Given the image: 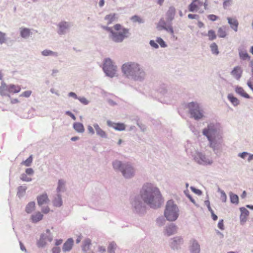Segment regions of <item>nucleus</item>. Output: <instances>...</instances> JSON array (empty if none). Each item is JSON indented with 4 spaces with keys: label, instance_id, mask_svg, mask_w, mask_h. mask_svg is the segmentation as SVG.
Wrapping results in <instances>:
<instances>
[{
    "label": "nucleus",
    "instance_id": "f257e3e1",
    "mask_svg": "<svg viewBox=\"0 0 253 253\" xmlns=\"http://www.w3.org/2000/svg\"><path fill=\"white\" fill-rule=\"evenodd\" d=\"M141 197L144 202L150 207L156 208L160 207L161 203V195L159 189L151 184L143 186L141 191Z\"/></svg>",
    "mask_w": 253,
    "mask_h": 253
},
{
    "label": "nucleus",
    "instance_id": "f03ea898",
    "mask_svg": "<svg viewBox=\"0 0 253 253\" xmlns=\"http://www.w3.org/2000/svg\"><path fill=\"white\" fill-rule=\"evenodd\" d=\"M103 29L110 33V38L116 42H121L128 37L129 30L123 28L120 24H117L113 26V29L109 27H103Z\"/></svg>",
    "mask_w": 253,
    "mask_h": 253
},
{
    "label": "nucleus",
    "instance_id": "7ed1b4c3",
    "mask_svg": "<svg viewBox=\"0 0 253 253\" xmlns=\"http://www.w3.org/2000/svg\"><path fill=\"white\" fill-rule=\"evenodd\" d=\"M123 72L127 77H132L134 79L143 77L145 72L137 63L128 62L124 64L122 68Z\"/></svg>",
    "mask_w": 253,
    "mask_h": 253
},
{
    "label": "nucleus",
    "instance_id": "20e7f679",
    "mask_svg": "<svg viewBox=\"0 0 253 253\" xmlns=\"http://www.w3.org/2000/svg\"><path fill=\"white\" fill-rule=\"evenodd\" d=\"M219 128V124H210L208 125L207 128H205L203 133L204 135L206 136L210 141V146L212 148H215L216 144V137L219 139L221 137H219L217 134V131Z\"/></svg>",
    "mask_w": 253,
    "mask_h": 253
},
{
    "label": "nucleus",
    "instance_id": "39448f33",
    "mask_svg": "<svg viewBox=\"0 0 253 253\" xmlns=\"http://www.w3.org/2000/svg\"><path fill=\"white\" fill-rule=\"evenodd\" d=\"M164 215L169 221H175L179 215V209L172 200L167 202L164 212Z\"/></svg>",
    "mask_w": 253,
    "mask_h": 253
},
{
    "label": "nucleus",
    "instance_id": "423d86ee",
    "mask_svg": "<svg viewBox=\"0 0 253 253\" xmlns=\"http://www.w3.org/2000/svg\"><path fill=\"white\" fill-rule=\"evenodd\" d=\"M113 166L115 169H120L126 178H130L134 175V169L129 164L123 165L121 162L116 161L113 163Z\"/></svg>",
    "mask_w": 253,
    "mask_h": 253
},
{
    "label": "nucleus",
    "instance_id": "0eeeda50",
    "mask_svg": "<svg viewBox=\"0 0 253 253\" xmlns=\"http://www.w3.org/2000/svg\"><path fill=\"white\" fill-rule=\"evenodd\" d=\"M190 113L192 117L196 120L201 119L203 117L202 111L200 110L199 105L195 102H191L188 104Z\"/></svg>",
    "mask_w": 253,
    "mask_h": 253
},
{
    "label": "nucleus",
    "instance_id": "6e6552de",
    "mask_svg": "<svg viewBox=\"0 0 253 253\" xmlns=\"http://www.w3.org/2000/svg\"><path fill=\"white\" fill-rule=\"evenodd\" d=\"M202 6H204L205 9H208V0H205L204 1L201 0H192V2L188 6V9L191 12L197 11Z\"/></svg>",
    "mask_w": 253,
    "mask_h": 253
},
{
    "label": "nucleus",
    "instance_id": "1a4fd4ad",
    "mask_svg": "<svg viewBox=\"0 0 253 253\" xmlns=\"http://www.w3.org/2000/svg\"><path fill=\"white\" fill-rule=\"evenodd\" d=\"M103 70L108 76L113 77L116 74V67L113 64L111 59H106L104 63Z\"/></svg>",
    "mask_w": 253,
    "mask_h": 253
},
{
    "label": "nucleus",
    "instance_id": "9d476101",
    "mask_svg": "<svg viewBox=\"0 0 253 253\" xmlns=\"http://www.w3.org/2000/svg\"><path fill=\"white\" fill-rule=\"evenodd\" d=\"M227 19L231 29L235 32H237L239 26V22L238 20L235 18L232 17H228Z\"/></svg>",
    "mask_w": 253,
    "mask_h": 253
},
{
    "label": "nucleus",
    "instance_id": "9b49d317",
    "mask_svg": "<svg viewBox=\"0 0 253 253\" xmlns=\"http://www.w3.org/2000/svg\"><path fill=\"white\" fill-rule=\"evenodd\" d=\"M243 73L242 69L239 66L234 68L231 72V74L237 80H239L242 76Z\"/></svg>",
    "mask_w": 253,
    "mask_h": 253
},
{
    "label": "nucleus",
    "instance_id": "f8f14e48",
    "mask_svg": "<svg viewBox=\"0 0 253 253\" xmlns=\"http://www.w3.org/2000/svg\"><path fill=\"white\" fill-rule=\"evenodd\" d=\"M49 199L46 193L42 194L37 197L38 204L40 206L47 203Z\"/></svg>",
    "mask_w": 253,
    "mask_h": 253
},
{
    "label": "nucleus",
    "instance_id": "ddd939ff",
    "mask_svg": "<svg viewBox=\"0 0 253 253\" xmlns=\"http://www.w3.org/2000/svg\"><path fill=\"white\" fill-rule=\"evenodd\" d=\"M74 241L73 239H68L63 246V251L65 252L70 251L73 246Z\"/></svg>",
    "mask_w": 253,
    "mask_h": 253
},
{
    "label": "nucleus",
    "instance_id": "4468645a",
    "mask_svg": "<svg viewBox=\"0 0 253 253\" xmlns=\"http://www.w3.org/2000/svg\"><path fill=\"white\" fill-rule=\"evenodd\" d=\"M235 91L237 94L244 98H250V96L246 92L244 89L241 86H236L235 87Z\"/></svg>",
    "mask_w": 253,
    "mask_h": 253
},
{
    "label": "nucleus",
    "instance_id": "2eb2a0df",
    "mask_svg": "<svg viewBox=\"0 0 253 253\" xmlns=\"http://www.w3.org/2000/svg\"><path fill=\"white\" fill-rule=\"evenodd\" d=\"M108 125L110 126H112L114 129L117 130H124L126 128V126L123 123H116L111 125V123L110 121H108Z\"/></svg>",
    "mask_w": 253,
    "mask_h": 253
},
{
    "label": "nucleus",
    "instance_id": "dca6fc26",
    "mask_svg": "<svg viewBox=\"0 0 253 253\" xmlns=\"http://www.w3.org/2000/svg\"><path fill=\"white\" fill-rule=\"evenodd\" d=\"M177 227L174 224H170L166 228V234L168 236H170L176 232Z\"/></svg>",
    "mask_w": 253,
    "mask_h": 253
},
{
    "label": "nucleus",
    "instance_id": "f3484780",
    "mask_svg": "<svg viewBox=\"0 0 253 253\" xmlns=\"http://www.w3.org/2000/svg\"><path fill=\"white\" fill-rule=\"evenodd\" d=\"M240 219L241 221L245 222L246 220L247 216L249 215V211L245 208H241Z\"/></svg>",
    "mask_w": 253,
    "mask_h": 253
},
{
    "label": "nucleus",
    "instance_id": "a211bd4d",
    "mask_svg": "<svg viewBox=\"0 0 253 253\" xmlns=\"http://www.w3.org/2000/svg\"><path fill=\"white\" fill-rule=\"evenodd\" d=\"M91 244V240L89 239H85L83 243L82 246V250L84 252H86L90 249Z\"/></svg>",
    "mask_w": 253,
    "mask_h": 253
},
{
    "label": "nucleus",
    "instance_id": "6ab92c4d",
    "mask_svg": "<svg viewBox=\"0 0 253 253\" xmlns=\"http://www.w3.org/2000/svg\"><path fill=\"white\" fill-rule=\"evenodd\" d=\"M43 215L40 212H37L31 216L33 222L36 223L42 219Z\"/></svg>",
    "mask_w": 253,
    "mask_h": 253
},
{
    "label": "nucleus",
    "instance_id": "aec40b11",
    "mask_svg": "<svg viewBox=\"0 0 253 253\" xmlns=\"http://www.w3.org/2000/svg\"><path fill=\"white\" fill-rule=\"evenodd\" d=\"M227 98L234 106H236L239 104L240 102L239 99L237 97L234 96L232 94H229Z\"/></svg>",
    "mask_w": 253,
    "mask_h": 253
},
{
    "label": "nucleus",
    "instance_id": "412c9836",
    "mask_svg": "<svg viewBox=\"0 0 253 253\" xmlns=\"http://www.w3.org/2000/svg\"><path fill=\"white\" fill-rule=\"evenodd\" d=\"M116 19V14L115 13L107 15L105 17V19L107 21L108 25H109L114 22Z\"/></svg>",
    "mask_w": 253,
    "mask_h": 253
},
{
    "label": "nucleus",
    "instance_id": "4be33fe9",
    "mask_svg": "<svg viewBox=\"0 0 253 253\" xmlns=\"http://www.w3.org/2000/svg\"><path fill=\"white\" fill-rule=\"evenodd\" d=\"M8 92L11 93H18L21 90L20 86L14 84H9L8 86Z\"/></svg>",
    "mask_w": 253,
    "mask_h": 253
},
{
    "label": "nucleus",
    "instance_id": "5701e85b",
    "mask_svg": "<svg viewBox=\"0 0 253 253\" xmlns=\"http://www.w3.org/2000/svg\"><path fill=\"white\" fill-rule=\"evenodd\" d=\"M94 128L96 130V133L102 137H106V132L103 130L97 124H94L93 125Z\"/></svg>",
    "mask_w": 253,
    "mask_h": 253
},
{
    "label": "nucleus",
    "instance_id": "b1692460",
    "mask_svg": "<svg viewBox=\"0 0 253 253\" xmlns=\"http://www.w3.org/2000/svg\"><path fill=\"white\" fill-rule=\"evenodd\" d=\"M217 34L219 37L224 38L227 36L226 28L223 26L218 28L217 31Z\"/></svg>",
    "mask_w": 253,
    "mask_h": 253
},
{
    "label": "nucleus",
    "instance_id": "393cba45",
    "mask_svg": "<svg viewBox=\"0 0 253 253\" xmlns=\"http://www.w3.org/2000/svg\"><path fill=\"white\" fill-rule=\"evenodd\" d=\"M175 13V9L173 7H170L167 13L168 19L171 20Z\"/></svg>",
    "mask_w": 253,
    "mask_h": 253
},
{
    "label": "nucleus",
    "instance_id": "a878e982",
    "mask_svg": "<svg viewBox=\"0 0 253 253\" xmlns=\"http://www.w3.org/2000/svg\"><path fill=\"white\" fill-rule=\"evenodd\" d=\"M74 128L78 132H83L84 130V126L80 123H75L73 125Z\"/></svg>",
    "mask_w": 253,
    "mask_h": 253
},
{
    "label": "nucleus",
    "instance_id": "bb28decb",
    "mask_svg": "<svg viewBox=\"0 0 253 253\" xmlns=\"http://www.w3.org/2000/svg\"><path fill=\"white\" fill-rule=\"evenodd\" d=\"M53 206L56 207H59L62 206V201L61 196L57 195V197L55 198L52 201Z\"/></svg>",
    "mask_w": 253,
    "mask_h": 253
},
{
    "label": "nucleus",
    "instance_id": "cd10ccee",
    "mask_svg": "<svg viewBox=\"0 0 253 253\" xmlns=\"http://www.w3.org/2000/svg\"><path fill=\"white\" fill-rule=\"evenodd\" d=\"M59 34H62L64 33V31L68 28V24L66 22H62L59 23Z\"/></svg>",
    "mask_w": 253,
    "mask_h": 253
},
{
    "label": "nucleus",
    "instance_id": "c85d7f7f",
    "mask_svg": "<svg viewBox=\"0 0 253 253\" xmlns=\"http://www.w3.org/2000/svg\"><path fill=\"white\" fill-rule=\"evenodd\" d=\"M7 91H8V86L5 83H2L0 86V94L1 95H6Z\"/></svg>",
    "mask_w": 253,
    "mask_h": 253
},
{
    "label": "nucleus",
    "instance_id": "c756f323",
    "mask_svg": "<svg viewBox=\"0 0 253 253\" xmlns=\"http://www.w3.org/2000/svg\"><path fill=\"white\" fill-rule=\"evenodd\" d=\"M42 54L43 56H57L58 55V54L57 52L52 51L50 50L45 49L43 50L42 52Z\"/></svg>",
    "mask_w": 253,
    "mask_h": 253
},
{
    "label": "nucleus",
    "instance_id": "7c9ffc66",
    "mask_svg": "<svg viewBox=\"0 0 253 253\" xmlns=\"http://www.w3.org/2000/svg\"><path fill=\"white\" fill-rule=\"evenodd\" d=\"M35 207V203L34 202H30L26 208V211L28 213H31L32 211H33Z\"/></svg>",
    "mask_w": 253,
    "mask_h": 253
},
{
    "label": "nucleus",
    "instance_id": "2f4dec72",
    "mask_svg": "<svg viewBox=\"0 0 253 253\" xmlns=\"http://www.w3.org/2000/svg\"><path fill=\"white\" fill-rule=\"evenodd\" d=\"M210 47L211 49V51L213 54L215 55L218 54L219 51L218 46L215 42L211 43L210 45Z\"/></svg>",
    "mask_w": 253,
    "mask_h": 253
},
{
    "label": "nucleus",
    "instance_id": "473e14b6",
    "mask_svg": "<svg viewBox=\"0 0 253 253\" xmlns=\"http://www.w3.org/2000/svg\"><path fill=\"white\" fill-rule=\"evenodd\" d=\"M207 36L210 41H213L216 38L215 32L212 30H210L208 31Z\"/></svg>",
    "mask_w": 253,
    "mask_h": 253
},
{
    "label": "nucleus",
    "instance_id": "72a5a7b5",
    "mask_svg": "<svg viewBox=\"0 0 253 253\" xmlns=\"http://www.w3.org/2000/svg\"><path fill=\"white\" fill-rule=\"evenodd\" d=\"M21 36L24 38H27L30 34V30L28 28H23L21 30Z\"/></svg>",
    "mask_w": 253,
    "mask_h": 253
},
{
    "label": "nucleus",
    "instance_id": "f704fd0d",
    "mask_svg": "<svg viewBox=\"0 0 253 253\" xmlns=\"http://www.w3.org/2000/svg\"><path fill=\"white\" fill-rule=\"evenodd\" d=\"M239 54L240 58L243 60H247L250 59V56L246 51L240 50Z\"/></svg>",
    "mask_w": 253,
    "mask_h": 253
},
{
    "label": "nucleus",
    "instance_id": "c9c22d12",
    "mask_svg": "<svg viewBox=\"0 0 253 253\" xmlns=\"http://www.w3.org/2000/svg\"><path fill=\"white\" fill-rule=\"evenodd\" d=\"M33 162V157L31 155L28 158H27L25 161H24L21 162V165H24L26 167H29L31 166Z\"/></svg>",
    "mask_w": 253,
    "mask_h": 253
},
{
    "label": "nucleus",
    "instance_id": "e433bc0d",
    "mask_svg": "<svg viewBox=\"0 0 253 253\" xmlns=\"http://www.w3.org/2000/svg\"><path fill=\"white\" fill-rule=\"evenodd\" d=\"M192 252L193 253H199L200 251L199 245L198 243L195 241H194L192 243Z\"/></svg>",
    "mask_w": 253,
    "mask_h": 253
},
{
    "label": "nucleus",
    "instance_id": "4c0bfd02",
    "mask_svg": "<svg viewBox=\"0 0 253 253\" xmlns=\"http://www.w3.org/2000/svg\"><path fill=\"white\" fill-rule=\"evenodd\" d=\"M166 27V23L165 22V21L164 20L161 19L159 21V23L158 24L157 28L158 29V30L161 31L163 29H165Z\"/></svg>",
    "mask_w": 253,
    "mask_h": 253
},
{
    "label": "nucleus",
    "instance_id": "58836bf2",
    "mask_svg": "<svg viewBox=\"0 0 253 253\" xmlns=\"http://www.w3.org/2000/svg\"><path fill=\"white\" fill-rule=\"evenodd\" d=\"M182 243V240L180 237H176L173 239L171 244L173 247H176L177 245L180 244Z\"/></svg>",
    "mask_w": 253,
    "mask_h": 253
},
{
    "label": "nucleus",
    "instance_id": "ea45409f",
    "mask_svg": "<svg viewBox=\"0 0 253 253\" xmlns=\"http://www.w3.org/2000/svg\"><path fill=\"white\" fill-rule=\"evenodd\" d=\"M231 202L233 204H238L239 202V198L238 196L234 194H232L230 196Z\"/></svg>",
    "mask_w": 253,
    "mask_h": 253
},
{
    "label": "nucleus",
    "instance_id": "a19ab883",
    "mask_svg": "<svg viewBox=\"0 0 253 253\" xmlns=\"http://www.w3.org/2000/svg\"><path fill=\"white\" fill-rule=\"evenodd\" d=\"M157 42H158L162 47H165L167 46V44L161 38H158L156 40Z\"/></svg>",
    "mask_w": 253,
    "mask_h": 253
},
{
    "label": "nucleus",
    "instance_id": "79ce46f5",
    "mask_svg": "<svg viewBox=\"0 0 253 253\" xmlns=\"http://www.w3.org/2000/svg\"><path fill=\"white\" fill-rule=\"evenodd\" d=\"M232 0H225L223 3V6L224 8L227 9L232 4Z\"/></svg>",
    "mask_w": 253,
    "mask_h": 253
},
{
    "label": "nucleus",
    "instance_id": "37998d69",
    "mask_svg": "<svg viewBox=\"0 0 253 253\" xmlns=\"http://www.w3.org/2000/svg\"><path fill=\"white\" fill-rule=\"evenodd\" d=\"M38 246L39 247H43L46 244V242L43 238H41L38 242Z\"/></svg>",
    "mask_w": 253,
    "mask_h": 253
},
{
    "label": "nucleus",
    "instance_id": "c03bdc74",
    "mask_svg": "<svg viewBox=\"0 0 253 253\" xmlns=\"http://www.w3.org/2000/svg\"><path fill=\"white\" fill-rule=\"evenodd\" d=\"M116 245L113 243H111L109 244L108 247V251L109 252V253H112L113 252L115 248Z\"/></svg>",
    "mask_w": 253,
    "mask_h": 253
},
{
    "label": "nucleus",
    "instance_id": "a18cd8bd",
    "mask_svg": "<svg viewBox=\"0 0 253 253\" xmlns=\"http://www.w3.org/2000/svg\"><path fill=\"white\" fill-rule=\"evenodd\" d=\"M5 34L3 33L0 32V43L1 44L5 42Z\"/></svg>",
    "mask_w": 253,
    "mask_h": 253
},
{
    "label": "nucleus",
    "instance_id": "49530a36",
    "mask_svg": "<svg viewBox=\"0 0 253 253\" xmlns=\"http://www.w3.org/2000/svg\"><path fill=\"white\" fill-rule=\"evenodd\" d=\"M247 85L253 92V77L247 82Z\"/></svg>",
    "mask_w": 253,
    "mask_h": 253
},
{
    "label": "nucleus",
    "instance_id": "de8ad7c7",
    "mask_svg": "<svg viewBox=\"0 0 253 253\" xmlns=\"http://www.w3.org/2000/svg\"><path fill=\"white\" fill-rule=\"evenodd\" d=\"M209 20L212 21H215L218 19V17L214 14H210L208 16Z\"/></svg>",
    "mask_w": 253,
    "mask_h": 253
},
{
    "label": "nucleus",
    "instance_id": "09e8293b",
    "mask_svg": "<svg viewBox=\"0 0 253 253\" xmlns=\"http://www.w3.org/2000/svg\"><path fill=\"white\" fill-rule=\"evenodd\" d=\"M32 93V91L31 90H27L23 92L21 95V96L28 97H29Z\"/></svg>",
    "mask_w": 253,
    "mask_h": 253
},
{
    "label": "nucleus",
    "instance_id": "8fccbe9b",
    "mask_svg": "<svg viewBox=\"0 0 253 253\" xmlns=\"http://www.w3.org/2000/svg\"><path fill=\"white\" fill-rule=\"evenodd\" d=\"M64 182L62 180H59L58 181V186L57 188L58 192H60L64 185Z\"/></svg>",
    "mask_w": 253,
    "mask_h": 253
},
{
    "label": "nucleus",
    "instance_id": "3c124183",
    "mask_svg": "<svg viewBox=\"0 0 253 253\" xmlns=\"http://www.w3.org/2000/svg\"><path fill=\"white\" fill-rule=\"evenodd\" d=\"M131 19L133 22H141L142 19L138 16L135 15L131 17Z\"/></svg>",
    "mask_w": 253,
    "mask_h": 253
},
{
    "label": "nucleus",
    "instance_id": "603ef678",
    "mask_svg": "<svg viewBox=\"0 0 253 253\" xmlns=\"http://www.w3.org/2000/svg\"><path fill=\"white\" fill-rule=\"evenodd\" d=\"M78 99H79L81 102L85 105L87 104L88 103V100L84 97H79Z\"/></svg>",
    "mask_w": 253,
    "mask_h": 253
},
{
    "label": "nucleus",
    "instance_id": "864d4df0",
    "mask_svg": "<svg viewBox=\"0 0 253 253\" xmlns=\"http://www.w3.org/2000/svg\"><path fill=\"white\" fill-rule=\"evenodd\" d=\"M209 210L210 211L211 214L212 218L213 220L215 221L217 219V216L214 213V212L211 208L209 207Z\"/></svg>",
    "mask_w": 253,
    "mask_h": 253
},
{
    "label": "nucleus",
    "instance_id": "5fc2aeb1",
    "mask_svg": "<svg viewBox=\"0 0 253 253\" xmlns=\"http://www.w3.org/2000/svg\"><path fill=\"white\" fill-rule=\"evenodd\" d=\"M218 227L221 230L224 229V224L223 219L220 220L218 223Z\"/></svg>",
    "mask_w": 253,
    "mask_h": 253
},
{
    "label": "nucleus",
    "instance_id": "6e6d98bb",
    "mask_svg": "<svg viewBox=\"0 0 253 253\" xmlns=\"http://www.w3.org/2000/svg\"><path fill=\"white\" fill-rule=\"evenodd\" d=\"M164 30L169 32L171 34H173L174 32L172 27L171 26H169L168 27L166 26Z\"/></svg>",
    "mask_w": 253,
    "mask_h": 253
},
{
    "label": "nucleus",
    "instance_id": "4d7b16f0",
    "mask_svg": "<svg viewBox=\"0 0 253 253\" xmlns=\"http://www.w3.org/2000/svg\"><path fill=\"white\" fill-rule=\"evenodd\" d=\"M188 17L189 19H198L199 18V16L197 14H189L188 15Z\"/></svg>",
    "mask_w": 253,
    "mask_h": 253
},
{
    "label": "nucleus",
    "instance_id": "13d9d810",
    "mask_svg": "<svg viewBox=\"0 0 253 253\" xmlns=\"http://www.w3.org/2000/svg\"><path fill=\"white\" fill-rule=\"evenodd\" d=\"M150 44L153 47L155 48H158V45L157 44V43L153 40L150 41Z\"/></svg>",
    "mask_w": 253,
    "mask_h": 253
},
{
    "label": "nucleus",
    "instance_id": "bf43d9fd",
    "mask_svg": "<svg viewBox=\"0 0 253 253\" xmlns=\"http://www.w3.org/2000/svg\"><path fill=\"white\" fill-rule=\"evenodd\" d=\"M21 179L23 181H29L31 180V178L27 177L26 174H22L21 176Z\"/></svg>",
    "mask_w": 253,
    "mask_h": 253
},
{
    "label": "nucleus",
    "instance_id": "052dcab7",
    "mask_svg": "<svg viewBox=\"0 0 253 253\" xmlns=\"http://www.w3.org/2000/svg\"><path fill=\"white\" fill-rule=\"evenodd\" d=\"M206 158L204 156H201V160L202 161V162H203L205 164H211V162H210V160H206Z\"/></svg>",
    "mask_w": 253,
    "mask_h": 253
},
{
    "label": "nucleus",
    "instance_id": "680f3d73",
    "mask_svg": "<svg viewBox=\"0 0 253 253\" xmlns=\"http://www.w3.org/2000/svg\"><path fill=\"white\" fill-rule=\"evenodd\" d=\"M66 114L71 117L74 120H76V118L75 116L70 111H67Z\"/></svg>",
    "mask_w": 253,
    "mask_h": 253
},
{
    "label": "nucleus",
    "instance_id": "e2e57ef3",
    "mask_svg": "<svg viewBox=\"0 0 253 253\" xmlns=\"http://www.w3.org/2000/svg\"><path fill=\"white\" fill-rule=\"evenodd\" d=\"M26 173L27 174L31 175L34 173V170L32 168H28L26 169Z\"/></svg>",
    "mask_w": 253,
    "mask_h": 253
},
{
    "label": "nucleus",
    "instance_id": "0e129e2a",
    "mask_svg": "<svg viewBox=\"0 0 253 253\" xmlns=\"http://www.w3.org/2000/svg\"><path fill=\"white\" fill-rule=\"evenodd\" d=\"M42 211L43 213L46 214L48 213L50 211L49 208L48 207H46L42 209Z\"/></svg>",
    "mask_w": 253,
    "mask_h": 253
},
{
    "label": "nucleus",
    "instance_id": "69168bd1",
    "mask_svg": "<svg viewBox=\"0 0 253 253\" xmlns=\"http://www.w3.org/2000/svg\"><path fill=\"white\" fill-rule=\"evenodd\" d=\"M52 253H60V249L59 247H54L52 250Z\"/></svg>",
    "mask_w": 253,
    "mask_h": 253
},
{
    "label": "nucleus",
    "instance_id": "338daca9",
    "mask_svg": "<svg viewBox=\"0 0 253 253\" xmlns=\"http://www.w3.org/2000/svg\"><path fill=\"white\" fill-rule=\"evenodd\" d=\"M98 251L100 253H103L105 252L106 249L103 246H99L98 247Z\"/></svg>",
    "mask_w": 253,
    "mask_h": 253
},
{
    "label": "nucleus",
    "instance_id": "774afa93",
    "mask_svg": "<svg viewBox=\"0 0 253 253\" xmlns=\"http://www.w3.org/2000/svg\"><path fill=\"white\" fill-rule=\"evenodd\" d=\"M87 129H88V132L90 133L93 134L94 133L93 128V127L91 126H87Z\"/></svg>",
    "mask_w": 253,
    "mask_h": 253
}]
</instances>
